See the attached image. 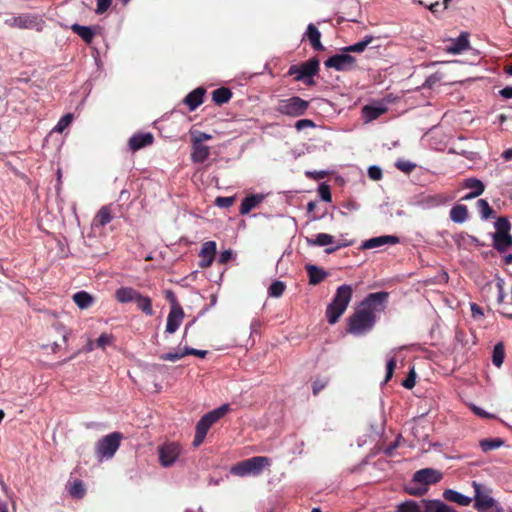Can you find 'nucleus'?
<instances>
[{"label":"nucleus","instance_id":"obj_1","mask_svg":"<svg viewBox=\"0 0 512 512\" xmlns=\"http://www.w3.org/2000/svg\"><path fill=\"white\" fill-rule=\"evenodd\" d=\"M388 297L389 293L385 291L368 294L348 318L346 331L357 337L369 333L376 323V312L385 309Z\"/></svg>","mask_w":512,"mask_h":512},{"label":"nucleus","instance_id":"obj_2","mask_svg":"<svg viewBox=\"0 0 512 512\" xmlns=\"http://www.w3.org/2000/svg\"><path fill=\"white\" fill-rule=\"evenodd\" d=\"M352 287L348 284L340 285L336 289V293L331 303L326 308V317L329 324H335L339 318L346 311L351 298H352Z\"/></svg>","mask_w":512,"mask_h":512},{"label":"nucleus","instance_id":"obj_3","mask_svg":"<svg viewBox=\"0 0 512 512\" xmlns=\"http://www.w3.org/2000/svg\"><path fill=\"white\" fill-rule=\"evenodd\" d=\"M230 410V405L225 403L220 407L203 415L196 424V432L193 440L194 446H199L203 443L210 427L222 418Z\"/></svg>","mask_w":512,"mask_h":512},{"label":"nucleus","instance_id":"obj_4","mask_svg":"<svg viewBox=\"0 0 512 512\" xmlns=\"http://www.w3.org/2000/svg\"><path fill=\"white\" fill-rule=\"evenodd\" d=\"M269 465L270 459L268 457L255 456L233 465L230 472L239 477L258 476Z\"/></svg>","mask_w":512,"mask_h":512},{"label":"nucleus","instance_id":"obj_5","mask_svg":"<svg viewBox=\"0 0 512 512\" xmlns=\"http://www.w3.org/2000/svg\"><path fill=\"white\" fill-rule=\"evenodd\" d=\"M308 108L309 102L307 100L299 96H292L279 100L275 110L281 115L295 118L304 115Z\"/></svg>","mask_w":512,"mask_h":512},{"label":"nucleus","instance_id":"obj_6","mask_svg":"<svg viewBox=\"0 0 512 512\" xmlns=\"http://www.w3.org/2000/svg\"><path fill=\"white\" fill-rule=\"evenodd\" d=\"M122 434L113 432L102 437L96 444V453L99 461L111 459L120 446Z\"/></svg>","mask_w":512,"mask_h":512},{"label":"nucleus","instance_id":"obj_7","mask_svg":"<svg viewBox=\"0 0 512 512\" xmlns=\"http://www.w3.org/2000/svg\"><path fill=\"white\" fill-rule=\"evenodd\" d=\"M319 71V60L312 58L301 65H292L289 68V75H295V80L303 81L307 85H313V77Z\"/></svg>","mask_w":512,"mask_h":512},{"label":"nucleus","instance_id":"obj_8","mask_svg":"<svg viewBox=\"0 0 512 512\" xmlns=\"http://www.w3.org/2000/svg\"><path fill=\"white\" fill-rule=\"evenodd\" d=\"M5 24L9 27L19 29H34L36 31H42L44 20L37 14L23 13L19 15H12L5 19Z\"/></svg>","mask_w":512,"mask_h":512},{"label":"nucleus","instance_id":"obj_9","mask_svg":"<svg viewBox=\"0 0 512 512\" xmlns=\"http://www.w3.org/2000/svg\"><path fill=\"white\" fill-rule=\"evenodd\" d=\"M161 466L168 468L175 464L179 458L182 448L176 442H167L157 448Z\"/></svg>","mask_w":512,"mask_h":512},{"label":"nucleus","instance_id":"obj_10","mask_svg":"<svg viewBox=\"0 0 512 512\" xmlns=\"http://www.w3.org/2000/svg\"><path fill=\"white\" fill-rule=\"evenodd\" d=\"M356 59L349 52L335 54L325 60L326 68H333L336 71H348L354 68Z\"/></svg>","mask_w":512,"mask_h":512},{"label":"nucleus","instance_id":"obj_11","mask_svg":"<svg viewBox=\"0 0 512 512\" xmlns=\"http://www.w3.org/2000/svg\"><path fill=\"white\" fill-rule=\"evenodd\" d=\"M473 487L475 490L474 507L478 512L491 509L497 505L496 501L490 495L481 491V484L474 481Z\"/></svg>","mask_w":512,"mask_h":512},{"label":"nucleus","instance_id":"obj_12","mask_svg":"<svg viewBox=\"0 0 512 512\" xmlns=\"http://www.w3.org/2000/svg\"><path fill=\"white\" fill-rule=\"evenodd\" d=\"M442 479V473L432 468H424L416 471L413 481L424 485L435 484Z\"/></svg>","mask_w":512,"mask_h":512},{"label":"nucleus","instance_id":"obj_13","mask_svg":"<svg viewBox=\"0 0 512 512\" xmlns=\"http://www.w3.org/2000/svg\"><path fill=\"white\" fill-rule=\"evenodd\" d=\"M216 242L215 241H207L202 245V248L199 252V257L201 258L199 261V266L201 268L209 267L215 257L216 253Z\"/></svg>","mask_w":512,"mask_h":512},{"label":"nucleus","instance_id":"obj_14","mask_svg":"<svg viewBox=\"0 0 512 512\" xmlns=\"http://www.w3.org/2000/svg\"><path fill=\"white\" fill-rule=\"evenodd\" d=\"M399 242H400V239L397 236L382 235V236L373 237L368 240H365L362 243L361 248L362 249H374V248H378L383 245H395V244H398Z\"/></svg>","mask_w":512,"mask_h":512},{"label":"nucleus","instance_id":"obj_15","mask_svg":"<svg viewBox=\"0 0 512 512\" xmlns=\"http://www.w3.org/2000/svg\"><path fill=\"white\" fill-rule=\"evenodd\" d=\"M184 318V311L182 308L170 309L167 317L166 332L169 334L175 333L180 327Z\"/></svg>","mask_w":512,"mask_h":512},{"label":"nucleus","instance_id":"obj_16","mask_svg":"<svg viewBox=\"0 0 512 512\" xmlns=\"http://www.w3.org/2000/svg\"><path fill=\"white\" fill-rule=\"evenodd\" d=\"M265 198H266V194H263V193L252 194V195L246 196L241 202L240 210H239L240 214L241 215L248 214L251 210H253L260 203H262Z\"/></svg>","mask_w":512,"mask_h":512},{"label":"nucleus","instance_id":"obj_17","mask_svg":"<svg viewBox=\"0 0 512 512\" xmlns=\"http://www.w3.org/2000/svg\"><path fill=\"white\" fill-rule=\"evenodd\" d=\"M204 95L205 89L198 87L185 96L183 103L186 104L189 111L192 112L203 103Z\"/></svg>","mask_w":512,"mask_h":512},{"label":"nucleus","instance_id":"obj_18","mask_svg":"<svg viewBox=\"0 0 512 512\" xmlns=\"http://www.w3.org/2000/svg\"><path fill=\"white\" fill-rule=\"evenodd\" d=\"M153 135L151 133H138V134H134L130 139H129V148L132 150V151H137L141 148H144L148 145H151L153 143Z\"/></svg>","mask_w":512,"mask_h":512},{"label":"nucleus","instance_id":"obj_19","mask_svg":"<svg viewBox=\"0 0 512 512\" xmlns=\"http://www.w3.org/2000/svg\"><path fill=\"white\" fill-rule=\"evenodd\" d=\"M422 504L424 506L423 512H457L453 507L439 499H423Z\"/></svg>","mask_w":512,"mask_h":512},{"label":"nucleus","instance_id":"obj_20","mask_svg":"<svg viewBox=\"0 0 512 512\" xmlns=\"http://www.w3.org/2000/svg\"><path fill=\"white\" fill-rule=\"evenodd\" d=\"M140 292L132 287H120L115 291V298L119 303L127 304L137 300Z\"/></svg>","mask_w":512,"mask_h":512},{"label":"nucleus","instance_id":"obj_21","mask_svg":"<svg viewBox=\"0 0 512 512\" xmlns=\"http://www.w3.org/2000/svg\"><path fill=\"white\" fill-rule=\"evenodd\" d=\"M305 36L315 51H323L325 49L321 43V33L313 23L307 26Z\"/></svg>","mask_w":512,"mask_h":512},{"label":"nucleus","instance_id":"obj_22","mask_svg":"<svg viewBox=\"0 0 512 512\" xmlns=\"http://www.w3.org/2000/svg\"><path fill=\"white\" fill-rule=\"evenodd\" d=\"M443 498L446 501L456 503L460 506H468L472 498L453 489H446L443 492Z\"/></svg>","mask_w":512,"mask_h":512},{"label":"nucleus","instance_id":"obj_23","mask_svg":"<svg viewBox=\"0 0 512 512\" xmlns=\"http://www.w3.org/2000/svg\"><path fill=\"white\" fill-rule=\"evenodd\" d=\"M469 47L468 36L462 33L459 37L452 40V43L446 46L445 50L447 53L452 55L460 54L462 51Z\"/></svg>","mask_w":512,"mask_h":512},{"label":"nucleus","instance_id":"obj_24","mask_svg":"<svg viewBox=\"0 0 512 512\" xmlns=\"http://www.w3.org/2000/svg\"><path fill=\"white\" fill-rule=\"evenodd\" d=\"M210 156V147L205 144L192 143L191 160L194 163H203Z\"/></svg>","mask_w":512,"mask_h":512},{"label":"nucleus","instance_id":"obj_25","mask_svg":"<svg viewBox=\"0 0 512 512\" xmlns=\"http://www.w3.org/2000/svg\"><path fill=\"white\" fill-rule=\"evenodd\" d=\"M305 269L308 273L309 283L311 285L319 284L328 276V273L317 265L307 264Z\"/></svg>","mask_w":512,"mask_h":512},{"label":"nucleus","instance_id":"obj_26","mask_svg":"<svg viewBox=\"0 0 512 512\" xmlns=\"http://www.w3.org/2000/svg\"><path fill=\"white\" fill-rule=\"evenodd\" d=\"M493 247L500 253L512 246L511 234H493Z\"/></svg>","mask_w":512,"mask_h":512},{"label":"nucleus","instance_id":"obj_27","mask_svg":"<svg viewBox=\"0 0 512 512\" xmlns=\"http://www.w3.org/2000/svg\"><path fill=\"white\" fill-rule=\"evenodd\" d=\"M71 30L88 44L92 42L95 36V30L89 26L74 23L71 25Z\"/></svg>","mask_w":512,"mask_h":512},{"label":"nucleus","instance_id":"obj_28","mask_svg":"<svg viewBox=\"0 0 512 512\" xmlns=\"http://www.w3.org/2000/svg\"><path fill=\"white\" fill-rule=\"evenodd\" d=\"M450 219L454 223H464L468 219V209L465 205L457 204L450 210Z\"/></svg>","mask_w":512,"mask_h":512},{"label":"nucleus","instance_id":"obj_29","mask_svg":"<svg viewBox=\"0 0 512 512\" xmlns=\"http://www.w3.org/2000/svg\"><path fill=\"white\" fill-rule=\"evenodd\" d=\"M309 246L324 247L334 244V237L327 233H318L315 238H306Z\"/></svg>","mask_w":512,"mask_h":512},{"label":"nucleus","instance_id":"obj_30","mask_svg":"<svg viewBox=\"0 0 512 512\" xmlns=\"http://www.w3.org/2000/svg\"><path fill=\"white\" fill-rule=\"evenodd\" d=\"M462 185H463V188L469 189L470 192H473L474 194H476L478 196L483 194V192L485 190V185L483 184V182L480 179L474 178V177H469V178L464 179Z\"/></svg>","mask_w":512,"mask_h":512},{"label":"nucleus","instance_id":"obj_31","mask_svg":"<svg viewBox=\"0 0 512 512\" xmlns=\"http://www.w3.org/2000/svg\"><path fill=\"white\" fill-rule=\"evenodd\" d=\"M73 301L77 305L78 308L87 309L88 307H90L93 304L94 299H93L92 295H90L88 292L79 291L73 295Z\"/></svg>","mask_w":512,"mask_h":512},{"label":"nucleus","instance_id":"obj_32","mask_svg":"<svg viewBox=\"0 0 512 512\" xmlns=\"http://www.w3.org/2000/svg\"><path fill=\"white\" fill-rule=\"evenodd\" d=\"M374 40V37L372 35H366L362 40L358 41L357 43H354L352 45L346 46L343 48L344 52H354V53H361L363 52L367 46Z\"/></svg>","mask_w":512,"mask_h":512},{"label":"nucleus","instance_id":"obj_33","mask_svg":"<svg viewBox=\"0 0 512 512\" xmlns=\"http://www.w3.org/2000/svg\"><path fill=\"white\" fill-rule=\"evenodd\" d=\"M231 97L232 92L230 91V89L225 87L217 88L212 92V99L218 105L227 103L231 99Z\"/></svg>","mask_w":512,"mask_h":512},{"label":"nucleus","instance_id":"obj_34","mask_svg":"<svg viewBox=\"0 0 512 512\" xmlns=\"http://www.w3.org/2000/svg\"><path fill=\"white\" fill-rule=\"evenodd\" d=\"M385 110L383 106L366 105L363 107L362 112L366 121H373L381 116Z\"/></svg>","mask_w":512,"mask_h":512},{"label":"nucleus","instance_id":"obj_35","mask_svg":"<svg viewBox=\"0 0 512 512\" xmlns=\"http://www.w3.org/2000/svg\"><path fill=\"white\" fill-rule=\"evenodd\" d=\"M112 220L111 210L108 206H103L94 218V225L104 227Z\"/></svg>","mask_w":512,"mask_h":512},{"label":"nucleus","instance_id":"obj_36","mask_svg":"<svg viewBox=\"0 0 512 512\" xmlns=\"http://www.w3.org/2000/svg\"><path fill=\"white\" fill-rule=\"evenodd\" d=\"M442 202H443V198L440 195H427V196H423L419 200L418 204L423 209H432V208L440 206L442 204Z\"/></svg>","mask_w":512,"mask_h":512},{"label":"nucleus","instance_id":"obj_37","mask_svg":"<svg viewBox=\"0 0 512 512\" xmlns=\"http://www.w3.org/2000/svg\"><path fill=\"white\" fill-rule=\"evenodd\" d=\"M134 303H136L138 309H140L146 315L152 316L154 314L152 301L148 296H144L140 293Z\"/></svg>","mask_w":512,"mask_h":512},{"label":"nucleus","instance_id":"obj_38","mask_svg":"<svg viewBox=\"0 0 512 512\" xmlns=\"http://www.w3.org/2000/svg\"><path fill=\"white\" fill-rule=\"evenodd\" d=\"M505 358L504 346L502 343H497L493 348L492 363L496 367H501Z\"/></svg>","mask_w":512,"mask_h":512},{"label":"nucleus","instance_id":"obj_39","mask_svg":"<svg viewBox=\"0 0 512 512\" xmlns=\"http://www.w3.org/2000/svg\"><path fill=\"white\" fill-rule=\"evenodd\" d=\"M477 208L483 220L494 217V210L490 207L487 200L479 199L477 201Z\"/></svg>","mask_w":512,"mask_h":512},{"label":"nucleus","instance_id":"obj_40","mask_svg":"<svg viewBox=\"0 0 512 512\" xmlns=\"http://www.w3.org/2000/svg\"><path fill=\"white\" fill-rule=\"evenodd\" d=\"M503 444L504 441L500 438L483 439L479 443L483 452H488L490 450L497 449L501 447Z\"/></svg>","mask_w":512,"mask_h":512},{"label":"nucleus","instance_id":"obj_41","mask_svg":"<svg viewBox=\"0 0 512 512\" xmlns=\"http://www.w3.org/2000/svg\"><path fill=\"white\" fill-rule=\"evenodd\" d=\"M396 512H422L420 505L414 500L401 502L396 507Z\"/></svg>","mask_w":512,"mask_h":512},{"label":"nucleus","instance_id":"obj_42","mask_svg":"<svg viewBox=\"0 0 512 512\" xmlns=\"http://www.w3.org/2000/svg\"><path fill=\"white\" fill-rule=\"evenodd\" d=\"M285 288L286 286L284 282L276 280L269 286L268 295L270 297L278 298L284 293Z\"/></svg>","mask_w":512,"mask_h":512},{"label":"nucleus","instance_id":"obj_43","mask_svg":"<svg viewBox=\"0 0 512 512\" xmlns=\"http://www.w3.org/2000/svg\"><path fill=\"white\" fill-rule=\"evenodd\" d=\"M86 489L81 480H75L69 488V493L74 498H82L85 495Z\"/></svg>","mask_w":512,"mask_h":512},{"label":"nucleus","instance_id":"obj_44","mask_svg":"<svg viewBox=\"0 0 512 512\" xmlns=\"http://www.w3.org/2000/svg\"><path fill=\"white\" fill-rule=\"evenodd\" d=\"M73 120V115L68 113L63 115L57 124L53 128V132L62 133L71 123Z\"/></svg>","mask_w":512,"mask_h":512},{"label":"nucleus","instance_id":"obj_45","mask_svg":"<svg viewBox=\"0 0 512 512\" xmlns=\"http://www.w3.org/2000/svg\"><path fill=\"white\" fill-rule=\"evenodd\" d=\"M495 228L494 234H510L511 225L507 218L500 217L495 222Z\"/></svg>","mask_w":512,"mask_h":512},{"label":"nucleus","instance_id":"obj_46","mask_svg":"<svg viewBox=\"0 0 512 512\" xmlns=\"http://www.w3.org/2000/svg\"><path fill=\"white\" fill-rule=\"evenodd\" d=\"M211 139V134L202 131H191V143L204 144L205 141Z\"/></svg>","mask_w":512,"mask_h":512},{"label":"nucleus","instance_id":"obj_47","mask_svg":"<svg viewBox=\"0 0 512 512\" xmlns=\"http://www.w3.org/2000/svg\"><path fill=\"white\" fill-rule=\"evenodd\" d=\"M318 194L323 201H325V202L332 201V194H331L330 186L328 184H326L325 182H323L319 185Z\"/></svg>","mask_w":512,"mask_h":512},{"label":"nucleus","instance_id":"obj_48","mask_svg":"<svg viewBox=\"0 0 512 512\" xmlns=\"http://www.w3.org/2000/svg\"><path fill=\"white\" fill-rule=\"evenodd\" d=\"M395 367H396V359H395L394 356H391V357H389L387 359V363H386V376H385V379H384V383H387L391 379Z\"/></svg>","mask_w":512,"mask_h":512},{"label":"nucleus","instance_id":"obj_49","mask_svg":"<svg viewBox=\"0 0 512 512\" xmlns=\"http://www.w3.org/2000/svg\"><path fill=\"white\" fill-rule=\"evenodd\" d=\"M235 197H217L215 200L216 206L219 208H229L233 205Z\"/></svg>","mask_w":512,"mask_h":512},{"label":"nucleus","instance_id":"obj_50","mask_svg":"<svg viewBox=\"0 0 512 512\" xmlns=\"http://www.w3.org/2000/svg\"><path fill=\"white\" fill-rule=\"evenodd\" d=\"M186 356V354H183V351L181 352H168L165 354H162L160 358L164 361H170V362H176Z\"/></svg>","mask_w":512,"mask_h":512},{"label":"nucleus","instance_id":"obj_51","mask_svg":"<svg viewBox=\"0 0 512 512\" xmlns=\"http://www.w3.org/2000/svg\"><path fill=\"white\" fill-rule=\"evenodd\" d=\"M441 80V74L436 72L429 75L423 83L424 88H432L437 82Z\"/></svg>","mask_w":512,"mask_h":512},{"label":"nucleus","instance_id":"obj_52","mask_svg":"<svg viewBox=\"0 0 512 512\" xmlns=\"http://www.w3.org/2000/svg\"><path fill=\"white\" fill-rule=\"evenodd\" d=\"M416 383V373L414 369H411L408 373L407 378L402 382V386L406 389H412Z\"/></svg>","mask_w":512,"mask_h":512},{"label":"nucleus","instance_id":"obj_53","mask_svg":"<svg viewBox=\"0 0 512 512\" xmlns=\"http://www.w3.org/2000/svg\"><path fill=\"white\" fill-rule=\"evenodd\" d=\"M112 341H113L112 335L103 333L98 337L96 344L100 348H105L106 346L110 345L112 343Z\"/></svg>","mask_w":512,"mask_h":512},{"label":"nucleus","instance_id":"obj_54","mask_svg":"<svg viewBox=\"0 0 512 512\" xmlns=\"http://www.w3.org/2000/svg\"><path fill=\"white\" fill-rule=\"evenodd\" d=\"M315 126V123L310 119H300L295 123V128L297 131H302L306 128H314Z\"/></svg>","mask_w":512,"mask_h":512},{"label":"nucleus","instance_id":"obj_55","mask_svg":"<svg viewBox=\"0 0 512 512\" xmlns=\"http://www.w3.org/2000/svg\"><path fill=\"white\" fill-rule=\"evenodd\" d=\"M382 170L376 165H372L368 168V176L372 180H380L382 178Z\"/></svg>","mask_w":512,"mask_h":512},{"label":"nucleus","instance_id":"obj_56","mask_svg":"<svg viewBox=\"0 0 512 512\" xmlns=\"http://www.w3.org/2000/svg\"><path fill=\"white\" fill-rule=\"evenodd\" d=\"M327 384L328 381L326 379H316L312 384L313 394L317 395Z\"/></svg>","mask_w":512,"mask_h":512},{"label":"nucleus","instance_id":"obj_57","mask_svg":"<svg viewBox=\"0 0 512 512\" xmlns=\"http://www.w3.org/2000/svg\"><path fill=\"white\" fill-rule=\"evenodd\" d=\"M396 167L403 172L409 173L415 168V164L410 161H397Z\"/></svg>","mask_w":512,"mask_h":512},{"label":"nucleus","instance_id":"obj_58","mask_svg":"<svg viewBox=\"0 0 512 512\" xmlns=\"http://www.w3.org/2000/svg\"><path fill=\"white\" fill-rule=\"evenodd\" d=\"M183 354L194 355V356H197L200 358H204L207 355V351L199 350V349H195V348H191V347H185L183 350Z\"/></svg>","mask_w":512,"mask_h":512},{"label":"nucleus","instance_id":"obj_59","mask_svg":"<svg viewBox=\"0 0 512 512\" xmlns=\"http://www.w3.org/2000/svg\"><path fill=\"white\" fill-rule=\"evenodd\" d=\"M111 3H112V0H97V7H96L95 12L97 14L104 13L105 11L108 10V8L110 7Z\"/></svg>","mask_w":512,"mask_h":512},{"label":"nucleus","instance_id":"obj_60","mask_svg":"<svg viewBox=\"0 0 512 512\" xmlns=\"http://www.w3.org/2000/svg\"><path fill=\"white\" fill-rule=\"evenodd\" d=\"M165 297L166 299L170 302L171 304V309H175V308H182L178 301H177V298L175 296V294L171 291V290H167L165 291Z\"/></svg>","mask_w":512,"mask_h":512},{"label":"nucleus","instance_id":"obj_61","mask_svg":"<svg viewBox=\"0 0 512 512\" xmlns=\"http://www.w3.org/2000/svg\"><path fill=\"white\" fill-rule=\"evenodd\" d=\"M233 257V251L231 249L224 250L220 253L218 257V262L220 264H225L230 261Z\"/></svg>","mask_w":512,"mask_h":512},{"label":"nucleus","instance_id":"obj_62","mask_svg":"<svg viewBox=\"0 0 512 512\" xmlns=\"http://www.w3.org/2000/svg\"><path fill=\"white\" fill-rule=\"evenodd\" d=\"M472 408V411L479 417H482V418H494V416L488 412H486L484 409L476 406V405H472L471 406Z\"/></svg>","mask_w":512,"mask_h":512},{"label":"nucleus","instance_id":"obj_63","mask_svg":"<svg viewBox=\"0 0 512 512\" xmlns=\"http://www.w3.org/2000/svg\"><path fill=\"white\" fill-rule=\"evenodd\" d=\"M497 288H498L497 302L499 304H502L504 302V299L506 296L504 289H503V281L502 280L497 282Z\"/></svg>","mask_w":512,"mask_h":512},{"label":"nucleus","instance_id":"obj_64","mask_svg":"<svg viewBox=\"0 0 512 512\" xmlns=\"http://www.w3.org/2000/svg\"><path fill=\"white\" fill-rule=\"evenodd\" d=\"M470 309H471L472 316L474 318L482 317L484 315L482 309L476 303H471Z\"/></svg>","mask_w":512,"mask_h":512}]
</instances>
